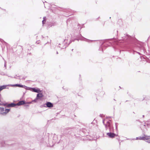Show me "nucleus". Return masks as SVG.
<instances>
[{"instance_id": "55", "label": "nucleus", "mask_w": 150, "mask_h": 150, "mask_svg": "<svg viewBox=\"0 0 150 150\" xmlns=\"http://www.w3.org/2000/svg\"><path fill=\"white\" fill-rule=\"evenodd\" d=\"M108 118H111V117H109Z\"/></svg>"}, {"instance_id": "7", "label": "nucleus", "mask_w": 150, "mask_h": 150, "mask_svg": "<svg viewBox=\"0 0 150 150\" xmlns=\"http://www.w3.org/2000/svg\"><path fill=\"white\" fill-rule=\"evenodd\" d=\"M53 141H52V142L54 144L57 143L58 144L60 143V140L59 141L58 140V137L57 135H54L53 137Z\"/></svg>"}, {"instance_id": "32", "label": "nucleus", "mask_w": 150, "mask_h": 150, "mask_svg": "<svg viewBox=\"0 0 150 150\" xmlns=\"http://www.w3.org/2000/svg\"><path fill=\"white\" fill-rule=\"evenodd\" d=\"M44 18H43V21H42L43 25L45 24V22H46V21H45Z\"/></svg>"}, {"instance_id": "9", "label": "nucleus", "mask_w": 150, "mask_h": 150, "mask_svg": "<svg viewBox=\"0 0 150 150\" xmlns=\"http://www.w3.org/2000/svg\"><path fill=\"white\" fill-rule=\"evenodd\" d=\"M149 136H147L144 134V136L139 137V140H145L149 139Z\"/></svg>"}, {"instance_id": "47", "label": "nucleus", "mask_w": 150, "mask_h": 150, "mask_svg": "<svg viewBox=\"0 0 150 150\" xmlns=\"http://www.w3.org/2000/svg\"><path fill=\"white\" fill-rule=\"evenodd\" d=\"M143 126H144V127H145V126H146V125H145H145H143Z\"/></svg>"}, {"instance_id": "36", "label": "nucleus", "mask_w": 150, "mask_h": 150, "mask_svg": "<svg viewBox=\"0 0 150 150\" xmlns=\"http://www.w3.org/2000/svg\"><path fill=\"white\" fill-rule=\"evenodd\" d=\"M41 139V142L43 143L44 139L43 138H42Z\"/></svg>"}, {"instance_id": "1", "label": "nucleus", "mask_w": 150, "mask_h": 150, "mask_svg": "<svg viewBox=\"0 0 150 150\" xmlns=\"http://www.w3.org/2000/svg\"><path fill=\"white\" fill-rule=\"evenodd\" d=\"M125 35V36L122 37V39L117 41L118 47L123 49V51L127 50L133 54L136 53L140 55V53L134 50L136 46H138L137 45V44L139 41L136 38H133L128 35Z\"/></svg>"}, {"instance_id": "35", "label": "nucleus", "mask_w": 150, "mask_h": 150, "mask_svg": "<svg viewBox=\"0 0 150 150\" xmlns=\"http://www.w3.org/2000/svg\"><path fill=\"white\" fill-rule=\"evenodd\" d=\"M26 77V76H25V77L24 76L22 78H21V79L23 80H25V79Z\"/></svg>"}, {"instance_id": "61", "label": "nucleus", "mask_w": 150, "mask_h": 150, "mask_svg": "<svg viewBox=\"0 0 150 150\" xmlns=\"http://www.w3.org/2000/svg\"><path fill=\"white\" fill-rule=\"evenodd\" d=\"M31 53H29V54H31Z\"/></svg>"}, {"instance_id": "38", "label": "nucleus", "mask_w": 150, "mask_h": 150, "mask_svg": "<svg viewBox=\"0 0 150 150\" xmlns=\"http://www.w3.org/2000/svg\"><path fill=\"white\" fill-rule=\"evenodd\" d=\"M4 103H0V105H3L4 106Z\"/></svg>"}, {"instance_id": "23", "label": "nucleus", "mask_w": 150, "mask_h": 150, "mask_svg": "<svg viewBox=\"0 0 150 150\" xmlns=\"http://www.w3.org/2000/svg\"><path fill=\"white\" fill-rule=\"evenodd\" d=\"M9 105H10L9 103H8L6 102V103H4V106H6V107L10 108Z\"/></svg>"}, {"instance_id": "40", "label": "nucleus", "mask_w": 150, "mask_h": 150, "mask_svg": "<svg viewBox=\"0 0 150 150\" xmlns=\"http://www.w3.org/2000/svg\"><path fill=\"white\" fill-rule=\"evenodd\" d=\"M26 91H25V92H24L23 93V96H24L25 95V94L26 93Z\"/></svg>"}, {"instance_id": "51", "label": "nucleus", "mask_w": 150, "mask_h": 150, "mask_svg": "<svg viewBox=\"0 0 150 150\" xmlns=\"http://www.w3.org/2000/svg\"><path fill=\"white\" fill-rule=\"evenodd\" d=\"M14 78L15 79H16V76H14Z\"/></svg>"}, {"instance_id": "26", "label": "nucleus", "mask_w": 150, "mask_h": 150, "mask_svg": "<svg viewBox=\"0 0 150 150\" xmlns=\"http://www.w3.org/2000/svg\"><path fill=\"white\" fill-rule=\"evenodd\" d=\"M75 40H77L78 41H79V40L77 38L75 39L74 40H70L69 41V42L68 44V45H69L70 44H71L72 42H74Z\"/></svg>"}, {"instance_id": "13", "label": "nucleus", "mask_w": 150, "mask_h": 150, "mask_svg": "<svg viewBox=\"0 0 150 150\" xmlns=\"http://www.w3.org/2000/svg\"><path fill=\"white\" fill-rule=\"evenodd\" d=\"M25 100H23L20 101L18 103H16L17 105L20 106L23 105L25 103Z\"/></svg>"}, {"instance_id": "43", "label": "nucleus", "mask_w": 150, "mask_h": 150, "mask_svg": "<svg viewBox=\"0 0 150 150\" xmlns=\"http://www.w3.org/2000/svg\"><path fill=\"white\" fill-rule=\"evenodd\" d=\"M78 26H80V24H79L78 25Z\"/></svg>"}, {"instance_id": "53", "label": "nucleus", "mask_w": 150, "mask_h": 150, "mask_svg": "<svg viewBox=\"0 0 150 150\" xmlns=\"http://www.w3.org/2000/svg\"><path fill=\"white\" fill-rule=\"evenodd\" d=\"M62 88H63V89H64V90L65 89L64 88V87H62Z\"/></svg>"}, {"instance_id": "63", "label": "nucleus", "mask_w": 150, "mask_h": 150, "mask_svg": "<svg viewBox=\"0 0 150 150\" xmlns=\"http://www.w3.org/2000/svg\"><path fill=\"white\" fill-rule=\"evenodd\" d=\"M149 57L150 58V56Z\"/></svg>"}, {"instance_id": "8", "label": "nucleus", "mask_w": 150, "mask_h": 150, "mask_svg": "<svg viewBox=\"0 0 150 150\" xmlns=\"http://www.w3.org/2000/svg\"><path fill=\"white\" fill-rule=\"evenodd\" d=\"M44 105H46V107L52 108L53 106V104L49 102H47L44 104Z\"/></svg>"}, {"instance_id": "24", "label": "nucleus", "mask_w": 150, "mask_h": 150, "mask_svg": "<svg viewBox=\"0 0 150 150\" xmlns=\"http://www.w3.org/2000/svg\"><path fill=\"white\" fill-rule=\"evenodd\" d=\"M0 41L3 44H5L6 45L8 44L7 43L5 42L3 40L0 38Z\"/></svg>"}, {"instance_id": "42", "label": "nucleus", "mask_w": 150, "mask_h": 150, "mask_svg": "<svg viewBox=\"0 0 150 150\" xmlns=\"http://www.w3.org/2000/svg\"><path fill=\"white\" fill-rule=\"evenodd\" d=\"M43 18H44L45 21H46V17H44Z\"/></svg>"}, {"instance_id": "48", "label": "nucleus", "mask_w": 150, "mask_h": 150, "mask_svg": "<svg viewBox=\"0 0 150 150\" xmlns=\"http://www.w3.org/2000/svg\"><path fill=\"white\" fill-rule=\"evenodd\" d=\"M58 52L57 51V52H56V54H58Z\"/></svg>"}, {"instance_id": "19", "label": "nucleus", "mask_w": 150, "mask_h": 150, "mask_svg": "<svg viewBox=\"0 0 150 150\" xmlns=\"http://www.w3.org/2000/svg\"><path fill=\"white\" fill-rule=\"evenodd\" d=\"M81 131H82L85 134H86L87 133H88V130L87 129H86L84 128H82V130H81Z\"/></svg>"}, {"instance_id": "29", "label": "nucleus", "mask_w": 150, "mask_h": 150, "mask_svg": "<svg viewBox=\"0 0 150 150\" xmlns=\"http://www.w3.org/2000/svg\"><path fill=\"white\" fill-rule=\"evenodd\" d=\"M0 111L2 112L4 111V108L0 107Z\"/></svg>"}, {"instance_id": "37", "label": "nucleus", "mask_w": 150, "mask_h": 150, "mask_svg": "<svg viewBox=\"0 0 150 150\" xmlns=\"http://www.w3.org/2000/svg\"><path fill=\"white\" fill-rule=\"evenodd\" d=\"M1 94L0 93V102H1V103H2V102L1 101Z\"/></svg>"}, {"instance_id": "46", "label": "nucleus", "mask_w": 150, "mask_h": 150, "mask_svg": "<svg viewBox=\"0 0 150 150\" xmlns=\"http://www.w3.org/2000/svg\"><path fill=\"white\" fill-rule=\"evenodd\" d=\"M137 121H139L140 122V120H136Z\"/></svg>"}, {"instance_id": "50", "label": "nucleus", "mask_w": 150, "mask_h": 150, "mask_svg": "<svg viewBox=\"0 0 150 150\" xmlns=\"http://www.w3.org/2000/svg\"><path fill=\"white\" fill-rule=\"evenodd\" d=\"M117 139L119 140V139H120L119 138H117Z\"/></svg>"}, {"instance_id": "22", "label": "nucleus", "mask_w": 150, "mask_h": 150, "mask_svg": "<svg viewBox=\"0 0 150 150\" xmlns=\"http://www.w3.org/2000/svg\"><path fill=\"white\" fill-rule=\"evenodd\" d=\"M70 130L69 129L66 128L64 130V133L66 134H69L70 132Z\"/></svg>"}, {"instance_id": "58", "label": "nucleus", "mask_w": 150, "mask_h": 150, "mask_svg": "<svg viewBox=\"0 0 150 150\" xmlns=\"http://www.w3.org/2000/svg\"><path fill=\"white\" fill-rule=\"evenodd\" d=\"M4 66H5V67H6V64H4Z\"/></svg>"}, {"instance_id": "62", "label": "nucleus", "mask_w": 150, "mask_h": 150, "mask_svg": "<svg viewBox=\"0 0 150 150\" xmlns=\"http://www.w3.org/2000/svg\"><path fill=\"white\" fill-rule=\"evenodd\" d=\"M133 113H134V112H133Z\"/></svg>"}, {"instance_id": "21", "label": "nucleus", "mask_w": 150, "mask_h": 150, "mask_svg": "<svg viewBox=\"0 0 150 150\" xmlns=\"http://www.w3.org/2000/svg\"><path fill=\"white\" fill-rule=\"evenodd\" d=\"M7 85H2L0 86V91H1L3 89H6V87Z\"/></svg>"}, {"instance_id": "56", "label": "nucleus", "mask_w": 150, "mask_h": 150, "mask_svg": "<svg viewBox=\"0 0 150 150\" xmlns=\"http://www.w3.org/2000/svg\"><path fill=\"white\" fill-rule=\"evenodd\" d=\"M66 40H64V42H65V41H66Z\"/></svg>"}, {"instance_id": "14", "label": "nucleus", "mask_w": 150, "mask_h": 150, "mask_svg": "<svg viewBox=\"0 0 150 150\" xmlns=\"http://www.w3.org/2000/svg\"><path fill=\"white\" fill-rule=\"evenodd\" d=\"M140 59H141V62L142 63V64H145L146 63V62H149V63H150V60L149 59H148L149 60V61H147L146 62V61H145L144 60H142V57L141 56H140Z\"/></svg>"}, {"instance_id": "28", "label": "nucleus", "mask_w": 150, "mask_h": 150, "mask_svg": "<svg viewBox=\"0 0 150 150\" xmlns=\"http://www.w3.org/2000/svg\"><path fill=\"white\" fill-rule=\"evenodd\" d=\"M56 25V23H52L50 24L49 25V26L50 27H52V26L55 25Z\"/></svg>"}, {"instance_id": "10", "label": "nucleus", "mask_w": 150, "mask_h": 150, "mask_svg": "<svg viewBox=\"0 0 150 150\" xmlns=\"http://www.w3.org/2000/svg\"><path fill=\"white\" fill-rule=\"evenodd\" d=\"M44 96L42 93H39L37 95L36 97L39 100H41V98Z\"/></svg>"}, {"instance_id": "2", "label": "nucleus", "mask_w": 150, "mask_h": 150, "mask_svg": "<svg viewBox=\"0 0 150 150\" xmlns=\"http://www.w3.org/2000/svg\"><path fill=\"white\" fill-rule=\"evenodd\" d=\"M112 39H105L104 40H100V43H101L99 49V50L103 52L104 49H105L107 47L112 45V42H110V41H112Z\"/></svg>"}, {"instance_id": "12", "label": "nucleus", "mask_w": 150, "mask_h": 150, "mask_svg": "<svg viewBox=\"0 0 150 150\" xmlns=\"http://www.w3.org/2000/svg\"><path fill=\"white\" fill-rule=\"evenodd\" d=\"M80 40H84L86 42H91L93 41H95L96 40H89V39H88L87 38H84V37L82 36V38L80 39Z\"/></svg>"}, {"instance_id": "4", "label": "nucleus", "mask_w": 150, "mask_h": 150, "mask_svg": "<svg viewBox=\"0 0 150 150\" xmlns=\"http://www.w3.org/2000/svg\"><path fill=\"white\" fill-rule=\"evenodd\" d=\"M107 125H105L106 130L109 129V131H110L111 129H114V127L112 124V120H109L107 121Z\"/></svg>"}, {"instance_id": "49", "label": "nucleus", "mask_w": 150, "mask_h": 150, "mask_svg": "<svg viewBox=\"0 0 150 150\" xmlns=\"http://www.w3.org/2000/svg\"><path fill=\"white\" fill-rule=\"evenodd\" d=\"M18 77H21V76H19V75L18 76Z\"/></svg>"}, {"instance_id": "27", "label": "nucleus", "mask_w": 150, "mask_h": 150, "mask_svg": "<svg viewBox=\"0 0 150 150\" xmlns=\"http://www.w3.org/2000/svg\"><path fill=\"white\" fill-rule=\"evenodd\" d=\"M39 100L36 97L33 100H32L31 101H30V102H32V103H33V102H34V103H37V102L38 100Z\"/></svg>"}, {"instance_id": "39", "label": "nucleus", "mask_w": 150, "mask_h": 150, "mask_svg": "<svg viewBox=\"0 0 150 150\" xmlns=\"http://www.w3.org/2000/svg\"><path fill=\"white\" fill-rule=\"evenodd\" d=\"M139 137H137L136 139V140H139Z\"/></svg>"}, {"instance_id": "18", "label": "nucleus", "mask_w": 150, "mask_h": 150, "mask_svg": "<svg viewBox=\"0 0 150 150\" xmlns=\"http://www.w3.org/2000/svg\"><path fill=\"white\" fill-rule=\"evenodd\" d=\"M32 103V102H27L25 101V103L24 104V106L25 107H28L29 106V104Z\"/></svg>"}, {"instance_id": "59", "label": "nucleus", "mask_w": 150, "mask_h": 150, "mask_svg": "<svg viewBox=\"0 0 150 150\" xmlns=\"http://www.w3.org/2000/svg\"><path fill=\"white\" fill-rule=\"evenodd\" d=\"M73 49H72V50H71L72 51H73Z\"/></svg>"}, {"instance_id": "25", "label": "nucleus", "mask_w": 150, "mask_h": 150, "mask_svg": "<svg viewBox=\"0 0 150 150\" xmlns=\"http://www.w3.org/2000/svg\"><path fill=\"white\" fill-rule=\"evenodd\" d=\"M75 40H77L78 41H79V40L77 38L75 39L74 40H70L69 41V42L68 44V45H69L70 44H71L72 42H74Z\"/></svg>"}, {"instance_id": "57", "label": "nucleus", "mask_w": 150, "mask_h": 150, "mask_svg": "<svg viewBox=\"0 0 150 150\" xmlns=\"http://www.w3.org/2000/svg\"><path fill=\"white\" fill-rule=\"evenodd\" d=\"M149 125V124H147L146 125H147V126H148Z\"/></svg>"}, {"instance_id": "11", "label": "nucleus", "mask_w": 150, "mask_h": 150, "mask_svg": "<svg viewBox=\"0 0 150 150\" xmlns=\"http://www.w3.org/2000/svg\"><path fill=\"white\" fill-rule=\"evenodd\" d=\"M11 109H6L5 110V112H1L0 114H1L3 115H6L7 113H8L10 111Z\"/></svg>"}, {"instance_id": "60", "label": "nucleus", "mask_w": 150, "mask_h": 150, "mask_svg": "<svg viewBox=\"0 0 150 150\" xmlns=\"http://www.w3.org/2000/svg\"><path fill=\"white\" fill-rule=\"evenodd\" d=\"M114 100L115 101V99H114Z\"/></svg>"}, {"instance_id": "54", "label": "nucleus", "mask_w": 150, "mask_h": 150, "mask_svg": "<svg viewBox=\"0 0 150 150\" xmlns=\"http://www.w3.org/2000/svg\"><path fill=\"white\" fill-rule=\"evenodd\" d=\"M119 87L120 88H121L120 86H119Z\"/></svg>"}, {"instance_id": "20", "label": "nucleus", "mask_w": 150, "mask_h": 150, "mask_svg": "<svg viewBox=\"0 0 150 150\" xmlns=\"http://www.w3.org/2000/svg\"><path fill=\"white\" fill-rule=\"evenodd\" d=\"M1 144L2 146H5L6 144L4 141H2L1 142Z\"/></svg>"}, {"instance_id": "6", "label": "nucleus", "mask_w": 150, "mask_h": 150, "mask_svg": "<svg viewBox=\"0 0 150 150\" xmlns=\"http://www.w3.org/2000/svg\"><path fill=\"white\" fill-rule=\"evenodd\" d=\"M28 90H29L33 92L38 93H41L42 92V90L37 87L32 88L28 87Z\"/></svg>"}, {"instance_id": "16", "label": "nucleus", "mask_w": 150, "mask_h": 150, "mask_svg": "<svg viewBox=\"0 0 150 150\" xmlns=\"http://www.w3.org/2000/svg\"><path fill=\"white\" fill-rule=\"evenodd\" d=\"M10 104V107L12 108H17V105L16 103H9Z\"/></svg>"}, {"instance_id": "44", "label": "nucleus", "mask_w": 150, "mask_h": 150, "mask_svg": "<svg viewBox=\"0 0 150 150\" xmlns=\"http://www.w3.org/2000/svg\"><path fill=\"white\" fill-rule=\"evenodd\" d=\"M84 27V26H83V25L82 27L80 28V29H81L82 28H83Z\"/></svg>"}, {"instance_id": "30", "label": "nucleus", "mask_w": 150, "mask_h": 150, "mask_svg": "<svg viewBox=\"0 0 150 150\" xmlns=\"http://www.w3.org/2000/svg\"><path fill=\"white\" fill-rule=\"evenodd\" d=\"M141 47L142 49L141 50H142L144 52L146 51L145 48L142 45H141Z\"/></svg>"}, {"instance_id": "33", "label": "nucleus", "mask_w": 150, "mask_h": 150, "mask_svg": "<svg viewBox=\"0 0 150 150\" xmlns=\"http://www.w3.org/2000/svg\"><path fill=\"white\" fill-rule=\"evenodd\" d=\"M105 119H103V125H107V123L106 124H105Z\"/></svg>"}, {"instance_id": "52", "label": "nucleus", "mask_w": 150, "mask_h": 150, "mask_svg": "<svg viewBox=\"0 0 150 150\" xmlns=\"http://www.w3.org/2000/svg\"><path fill=\"white\" fill-rule=\"evenodd\" d=\"M119 50L120 51V52H121V50Z\"/></svg>"}, {"instance_id": "34", "label": "nucleus", "mask_w": 150, "mask_h": 150, "mask_svg": "<svg viewBox=\"0 0 150 150\" xmlns=\"http://www.w3.org/2000/svg\"><path fill=\"white\" fill-rule=\"evenodd\" d=\"M149 139H148V140H147V142L149 143H150V136H149Z\"/></svg>"}, {"instance_id": "41", "label": "nucleus", "mask_w": 150, "mask_h": 150, "mask_svg": "<svg viewBox=\"0 0 150 150\" xmlns=\"http://www.w3.org/2000/svg\"><path fill=\"white\" fill-rule=\"evenodd\" d=\"M1 75H5V74L4 73H2V74H1Z\"/></svg>"}, {"instance_id": "15", "label": "nucleus", "mask_w": 150, "mask_h": 150, "mask_svg": "<svg viewBox=\"0 0 150 150\" xmlns=\"http://www.w3.org/2000/svg\"><path fill=\"white\" fill-rule=\"evenodd\" d=\"M11 144L13 145V146H16L17 147H18L19 148H21V147L24 150H25V149L23 147L21 146V144Z\"/></svg>"}, {"instance_id": "45", "label": "nucleus", "mask_w": 150, "mask_h": 150, "mask_svg": "<svg viewBox=\"0 0 150 150\" xmlns=\"http://www.w3.org/2000/svg\"><path fill=\"white\" fill-rule=\"evenodd\" d=\"M144 117H145L144 115H142V117L143 118H144Z\"/></svg>"}, {"instance_id": "5", "label": "nucleus", "mask_w": 150, "mask_h": 150, "mask_svg": "<svg viewBox=\"0 0 150 150\" xmlns=\"http://www.w3.org/2000/svg\"><path fill=\"white\" fill-rule=\"evenodd\" d=\"M114 129H111L109 132L106 133V135L108 136L109 138H113L115 137V136L117 135V134L114 133Z\"/></svg>"}, {"instance_id": "17", "label": "nucleus", "mask_w": 150, "mask_h": 150, "mask_svg": "<svg viewBox=\"0 0 150 150\" xmlns=\"http://www.w3.org/2000/svg\"><path fill=\"white\" fill-rule=\"evenodd\" d=\"M143 98L142 100L143 101L144 100H150V97L148 96H145L144 95L143 96Z\"/></svg>"}, {"instance_id": "31", "label": "nucleus", "mask_w": 150, "mask_h": 150, "mask_svg": "<svg viewBox=\"0 0 150 150\" xmlns=\"http://www.w3.org/2000/svg\"><path fill=\"white\" fill-rule=\"evenodd\" d=\"M118 124L116 122L115 123V129L116 130H117V126Z\"/></svg>"}, {"instance_id": "3", "label": "nucleus", "mask_w": 150, "mask_h": 150, "mask_svg": "<svg viewBox=\"0 0 150 150\" xmlns=\"http://www.w3.org/2000/svg\"><path fill=\"white\" fill-rule=\"evenodd\" d=\"M4 85H7L6 88H8L7 87L8 86H10L11 87H18L20 88H22L25 89L26 90H28V87L24 85H23L20 83L15 84H14Z\"/></svg>"}]
</instances>
